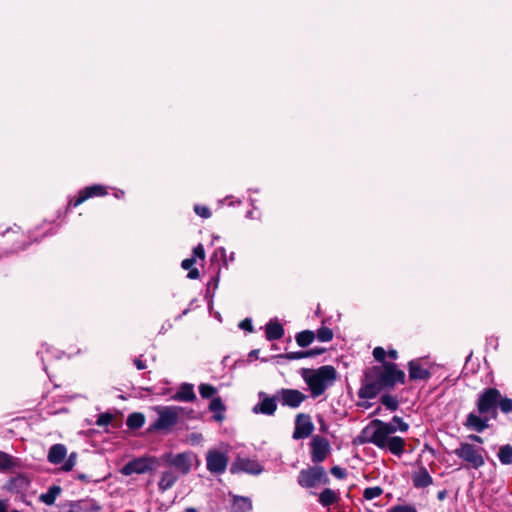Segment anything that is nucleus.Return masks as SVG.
<instances>
[{
  "label": "nucleus",
  "instance_id": "obj_26",
  "mask_svg": "<svg viewBox=\"0 0 512 512\" xmlns=\"http://www.w3.org/2000/svg\"><path fill=\"white\" fill-rule=\"evenodd\" d=\"M209 409L214 413V419L218 422L224 419V410L225 407L220 398H214L210 405Z\"/></svg>",
  "mask_w": 512,
  "mask_h": 512
},
{
  "label": "nucleus",
  "instance_id": "obj_43",
  "mask_svg": "<svg viewBox=\"0 0 512 512\" xmlns=\"http://www.w3.org/2000/svg\"><path fill=\"white\" fill-rule=\"evenodd\" d=\"M331 473H332V475H334L336 478H339V479L344 478L346 475L345 470L338 466L333 467L331 469Z\"/></svg>",
  "mask_w": 512,
  "mask_h": 512
},
{
  "label": "nucleus",
  "instance_id": "obj_12",
  "mask_svg": "<svg viewBox=\"0 0 512 512\" xmlns=\"http://www.w3.org/2000/svg\"><path fill=\"white\" fill-rule=\"evenodd\" d=\"M279 400L283 406L297 408L306 399V396L295 389H282L278 393Z\"/></svg>",
  "mask_w": 512,
  "mask_h": 512
},
{
  "label": "nucleus",
  "instance_id": "obj_40",
  "mask_svg": "<svg viewBox=\"0 0 512 512\" xmlns=\"http://www.w3.org/2000/svg\"><path fill=\"white\" fill-rule=\"evenodd\" d=\"M194 211L197 215L205 219L211 216V211L205 206L195 205Z\"/></svg>",
  "mask_w": 512,
  "mask_h": 512
},
{
  "label": "nucleus",
  "instance_id": "obj_58",
  "mask_svg": "<svg viewBox=\"0 0 512 512\" xmlns=\"http://www.w3.org/2000/svg\"><path fill=\"white\" fill-rule=\"evenodd\" d=\"M21 247H15L12 249V251H17L18 249H20Z\"/></svg>",
  "mask_w": 512,
  "mask_h": 512
},
{
  "label": "nucleus",
  "instance_id": "obj_34",
  "mask_svg": "<svg viewBox=\"0 0 512 512\" xmlns=\"http://www.w3.org/2000/svg\"><path fill=\"white\" fill-rule=\"evenodd\" d=\"M199 392L203 398H209V397H212L216 393V389H215V387H213L211 385L201 384L199 386Z\"/></svg>",
  "mask_w": 512,
  "mask_h": 512
},
{
  "label": "nucleus",
  "instance_id": "obj_23",
  "mask_svg": "<svg viewBox=\"0 0 512 512\" xmlns=\"http://www.w3.org/2000/svg\"><path fill=\"white\" fill-rule=\"evenodd\" d=\"M339 500V493L330 489H324L319 495V502L323 506H330Z\"/></svg>",
  "mask_w": 512,
  "mask_h": 512
},
{
  "label": "nucleus",
  "instance_id": "obj_1",
  "mask_svg": "<svg viewBox=\"0 0 512 512\" xmlns=\"http://www.w3.org/2000/svg\"><path fill=\"white\" fill-rule=\"evenodd\" d=\"M379 364L372 366L365 374L359 396L373 399L381 392H391L406 381L405 372L392 362L384 361L386 354H374Z\"/></svg>",
  "mask_w": 512,
  "mask_h": 512
},
{
  "label": "nucleus",
  "instance_id": "obj_10",
  "mask_svg": "<svg viewBox=\"0 0 512 512\" xmlns=\"http://www.w3.org/2000/svg\"><path fill=\"white\" fill-rule=\"evenodd\" d=\"M207 469L211 473L221 474L223 473L228 464V458L226 454L217 450H210L206 456Z\"/></svg>",
  "mask_w": 512,
  "mask_h": 512
},
{
  "label": "nucleus",
  "instance_id": "obj_2",
  "mask_svg": "<svg viewBox=\"0 0 512 512\" xmlns=\"http://www.w3.org/2000/svg\"><path fill=\"white\" fill-rule=\"evenodd\" d=\"M397 428L392 423L379 419L371 421L362 431L363 441L372 443L380 449H387L396 456H401L405 449V441L393 434Z\"/></svg>",
  "mask_w": 512,
  "mask_h": 512
},
{
  "label": "nucleus",
  "instance_id": "obj_13",
  "mask_svg": "<svg viewBox=\"0 0 512 512\" xmlns=\"http://www.w3.org/2000/svg\"><path fill=\"white\" fill-rule=\"evenodd\" d=\"M312 461L315 463L322 462L329 453V442L322 437H314L311 442Z\"/></svg>",
  "mask_w": 512,
  "mask_h": 512
},
{
  "label": "nucleus",
  "instance_id": "obj_48",
  "mask_svg": "<svg viewBox=\"0 0 512 512\" xmlns=\"http://www.w3.org/2000/svg\"><path fill=\"white\" fill-rule=\"evenodd\" d=\"M134 363L139 370H142L146 367L140 359H135Z\"/></svg>",
  "mask_w": 512,
  "mask_h": 512
},
{
  "label": "nucleus",
  "instance_id": "obj_36",
  "mask_svg": "<svg viewBox=\"0 0 512 512\" xmlns=\"http://www.w3.org/2000/svg\"><path fill=\"white\" fill-rule=\"evenodd\" d=\"M13 465L12 458L4 453L0 452V470L8 469Z\"/></svg>",
  "mask_w": 512,
  "mask_h": 512
},
{
  "label": "nucleus",
  "instance_id": "obj_39",
  "mask_svg": "<svg viewBox=\"0 0 512 512\" xmlns=\"http://www.w3.org/2000/svg\"><path fill=\"white\" fill-rule=\"evenodd\" d=\"M77 455L76 453H71L68 457V459L65 461L64 465L62 466V469L64 471H70L76 464Z\"/></svg>",
  "mask_w": 512,
  "mask_h": 512
},
{
  "label": "nucleus",
  "instance_id": "obj_18",
  "mask_svg": "<svg viewBox=\"0 0 512 512\" xmlns=\"http://www.w3.org/2000/svg\"><path fill=\"white\" fill-rule=\"evenodd\" d=\"M196 395L194 392V387L192 384L183 383L177 393L173 396L174 400L183 401V402H192L195 400Z\"/></svg>",
  "mask_w": 512,
  "mask_h": 512
},
{
  "label": "nucleus",
  "instance_id": "obj_50",
  "mask_svg": "<svg viewBox=\"0 0 512 512\" xmlns=\"http://www.w3.org/2000/svg\"><path fill=\"white\" fill-rule=\"evenodd\" d=\"M0 512H6V504L0 501Z\"/></svg>",
  "mask_w": 512,
  "mask_h": 512
},
{
  "label": "nucleus",
  "instance_id": "obj_46",
  "mask_svg": "<svg viewBox=\"0 0 512 512\" xmlns=\"http://www.w3.org/2000/svg\"><path fill=\"white\" fill-rule=\"evenodd\" d=\"M288 356V358L290 359H298V358H302V357H305V356H309L310 354H302V353H299V354H286Z\"/></svg>",
  "mask_w": 512,
  "mask_h": 512
},
{
  "label": "nucleus",
  "instance_id": "obj_55",
  "mask_svg": "<svg viewBox=\"0 0 512 512\" xmlns=\"http://www.w3.org/2000/svg\"><path fill=\"white\" fill-rule=\"evenodd\" d=\"M186 512H197L196 509L194 508H187L186 509Z\"/></svg>",
  "mask_w": 512,
  "mask_h": 512
},
{
  "label": "nucleus",
  "instance_id": "obj_17",
  "mask_svg": "<svg viewBox=\"0 0 512 512\" xmlns=\"http://www.w3.org/2000/svg\"><path fill=\"white\" fill-rule=\"evenodd\" d=\"M412 481L416 488H425L433 483V479L425 467H420L413 473Z\"/></svg>",
  "mask_w": 512,
  "mask_h": 512
},
{
  "label": "nucleus",
  "instance_id": "obj_38",
  "mask_svg": "<svg viewBox=\"0 0 512 512\" xmlns=\"http://www.w3.org/2000/svg\"><path fill=\"white\" fill-rule=\"evenodd\" d=\"M391 423L394 424L397 430L401 432H406L409 428L408 424L398 416H394Z\"/></svg>",
  "mask_w": 512,
  "mask_h": 512
},
{
  "label": "nucleus",
  "instance_id": "obj_42",
  "mask_svg": "<svg viewBox=\"0 0 512 512\" xmlns=\"http://www.w3.org/2000/svg\"><path fill=\"white\" fill-rule=\"evenodd\" d=\"M85 201H86V197H84L83 194L81 193V191H79V195L74 201L69 200L68 208L71 206L77 207V206L81 205L82 203H84Z\"/></svg>",
  "mask_w": 512,
  "mask_h": 512
},
{
  "label": "nucleus",
  "instance_id": "obj_15",
  "mask_svg": "<svg viewBox=\"0 0 512 512\" xmlns=\"http://www.w3.org/2000/svg\"><path fill=\"white\" fill-rule=\"evenodd\" d=\"M409 378L411 380H427L431 374L427 367H425L420 361L413 360L408 364Z\"/></svg>",
  "mask_w": 512,
  "mask_h": 512
},
{
  "label": "nucleus",
  "instance_id": "obj_56",
  "mask_svg": "<svg viewBox=\"0 0 512 512\" xmlns=\"http://www.w3.org/2000/svg\"><path fill=\"white\" fill-rule=\"evenodd\" d=\"M79 479L86 480V476L85 475H79Z\"/></svg>",
  "mask_w": 512,
  "mask_h": 512
},
{
  "label": "nucleus",
  "instance_id": "obj_8",
  "mask_svg": "<svg viewBox=\"0 0 512 512\" xmlns=\"http://www.w3.org/2000/svg\"><path fill=\"white\" fill-rule=\"evenodd\" d=\"M157 466V461L152 458H139L128 462L122 469L121 473L128 476L134 473L141 474L154 469Z\"/></svg>",
  "mask_w": 512,
  "mask_h": 512
},
{
  "label": "nucleus",
  "instance_id": "obj_4",
  "mask_svg": "<svg viewBox=\"0 0 512 512\" xmlns=\"http://www.w3.org/2000/svg\"><path fill=\"white\" fill-rule=\"evenodd\" d=\"M336 377L335 369L331 366H323L317 371H313L304 376L314 397L320 396L333 384Z\"/></svg>",
  "mask_w": 512,
  "mask_h": 512
},
{
  "label": "nucleus",
  "instance_id": "obj_16",
  "mask_svg": "<svg viewBox=\"0 0 512 512\" xmlns=\"http://www.w3.org/2000/svg\"><path fill=\"white\" fill-rule=\"evenodd\" d=\"M232 472L243 471L250 474H259L262 472V467L259 463L249 459H239L232 467Z\"/></svg>",
  "mask_w": 512,
  "mask_h": 512
},
{
  "label": "nucleus",
  "instance_id": "obj_32",
  "mask_svg": "<svg viewBox=\"0 0 512 512\" xmlns=\"http://www.w3.org/2000/svg\"><path fill=\"white\" fill-rule=\"evenodd\" d=\"M383 493V489L379 486L368 487L363 492V497L366 500H373L379 497Z\"/></svg>",
  "mask_w": 512,
  "mask_h": 512
},
{
  "label": "nucleus",
  "instance_id": "obj_20",
  "mask_svg": "<svg viewBox=\"0 0 512 512\" xmlns=\"http://www.w3.org/2000/svg\"><path fill=\"white\" fill-rule=\"evenodd\" d=\"M67 449L63 444H54L48 452V460L52 464L61 463L66 457Z\"/></svg>",
  "mask_w": 512,
  "mask_h": 512
},
{
  "label": "nucleus",
  "instance_id": "obj_51",
  "mask_svg": "<svg viewBox=\"0 0 512 512\" xmlns=\"http://www.w3.org/2000/svg\"><path fill=\"white\" fill-rule=\"evenodd\" d=\"M308 352H315V353L325 352V349L324 348H315V349L309 350Z\"/></svg>",
  "mask_w": 512,
  "mask_h": 512
},
{
  "label": "nucleus",
  "instance_id": "obj_22",
  "mask_svg": "<svg viewBox=\"0 0 512 512\" xmlns=\"http://www.w3.org/2000/svg\"><path fill=\"white\" fill-rule=\"evenodd\" d=\"M80 191L83 194V196L86 197V200L96 196L107 195V188L100 184L87 186Z\"/></svg>",
  "mask_w": 512,
  "mask_h": 512
},
{
  "label": "nucleus",
  "instance_id": "obj_27",
  "mask_svg": "<svg viewBox=\"0 0 512 512\" xmlns=\"http://www.w3.org/2000/svg\"><path fill=\"white\" fill-rule=\"evenodd\" d=\"M314 338L315 334L313 331L305 330L297 334L296 341L300 347L305 348L312 343Z\"/></svg>",
  "mask_w": 512,
  "mask_h": 512
},
{
  "label": "nucleus",
  "instance_id": "obj_28",
  "mask_svg": "<svg viewBox=\"0 0 512 512\" xmlns=\"http://www.w3.org/2000/svg\"><path fill=\"white\" fill-rule=\"evenodd\" d=\"M195 264V258H187L182 261V268L189 270L187 277L190 279H197L199 277V271L197 268H192Z\"/></svg>",
  "mask_w": 512,
  "mask_h": 512
},
{
  "label": "nucleus",
  "instance_id": "obj_47",
  "mask_svg": "<svg viewBox=\"0 0 512 512\" xmlns=\"http://www.w3.org/2000/svg\"><path fill=\"white\" fill-rule=\"evenodd\" d=\"M468 438L471 441L478 442V443H483L482 438L480 436H478V435H469Z\"/></svg>",
  "mask_w": 512,
  "mask_h": 512
},
{
  "label": "nucleus",
  "instance_id": "obj_19",
  "mask_svg": "<svg viewBox=\"0 0 512 512\" xmlns=\"http://www.w3.org/2000/svg\"><path fill=\"white\" fill-rule=\"evenodd\" d=\"M488 418H481L480 416L470 413L467 416L465 426L469 429L475 430L477 432H482L486 428H488Z\"/></svg>",
  "mask_w": 512,
  "mask_h": 512
},
{
  "label": "nucleus",
  "instance_id": "obj_9",
  "mask_svg": "<svg viewBox=\"0 0 512 512\" xmlns=\"http://www.w3.org/2000/svg\"><path fill=\"white\" fill-rule=\"evenodd\" d=\"M188 412L186 408L180 406L162 407V430L177 424Z\"/></svg>",
  "mask_w": 512,
  "mask_h": 512
},
{
  "label": "nucleus",
  "instance_id": "obj_5",
  "mask_svg": "<svg viewBox=\"0 0 512 512\" xmlns=\"http://www.w3.org/2000/svg\"><path fill=\"white\" fill-rule=\"evenodd\" d=\"M485 450L481 447H475L469 443H461L454 450V454L465 461L469 467L478 469L485 464Z\"/></svg>",
  "mask_w": 512,
  "mask_h": 512
},
{
  "label": "nucleus",
  "instance_id": "obj_49",
  "mask_svg": "<svg viewBox=\"0 0 512 512\" xmlns=\"http://www.w3.org/2000/svg\"><path fill=\"white\" fill-rule=\"evenodd\" d=\"M114 195L116 198L120 199L124 197L125 192L123 190H117Z\"/></svg>",
  "mask_w": 512,
  "mask_h": 512
},
{
  "label": "nucleus",
  "instance_id": "obj_31",
  "mask_svg": "<svg viewBox=\"0 0 512 512\" xmlns=\"http://www.w3.org/2000/svg\"><path fill=\"white\" fill-rule=\"evenodd\" d=\"M381 403L390 411L397 410L399 403L395 396H392L390 394H384L381 397Z\"/></svg>",
  "mask_w": 512,
  "mask_h": 512
},
{
  "label": "nucleus",
  "instance_id": "obj_35",
  "mask_svg": "<svg viewBox=\"0 0 512 512\" xmlns=\"http://www.w3.org/2000/svg\"><path fill=\"white\" fill-rule=\"evenodd\" d=\"M499 408L503 413L512 412V399L500 395Z\"/></svg>",
  "mask_w": 512,
  "mask_h": 512
},
{
  "label": "nucleus",
  "instance_id": "obj_11",
  "mask_svg": "<svg viewBox=\"0 0 512 512\" xmlns=\"http://www.w3.org/2000/svg\"><path fill=\"white\" fill-rule=\"evenodd\" d=\"M314 430V425L309 415L298 414L295 420L293 438L296 440L309 437Z\"/></svg>",
  "mask_w": 512,
  "mask_h": 512
},
{
  "label": "nucleus",
  "instance_id": "obj_52",
  "mask_svg": "<svg viewBox=\"0 0 512 512\" xmlns=\"http://www.w3.org/2000/svg\"><path fill=\"white\" fill-rule=\"evenodd\" d=\"M372 352H386V351L383 347L378 346V347H375Z\"/></svg>",
  "mask_w": 512,
  "mask_h": 512
},
{
  "label": "nucleus",
  "instance_id": "obj_41",
  "mask_svg": "<svg viewBox=\"0 0 512 512\" xmlns=\"http://www.w3.org/2000/svg\"><path fill=\"white\" fill-rule=\"evenodd\" d=\"M112 420V415L110 414H101L99 415L98 419H97V425L98 426H105V425H108Z\"/></svg>",
  "mask_w": 512,
  "mask_h": 512
},
{
  "label": "nucleus",
  "instance_id": "obj_44",
  "mask_svg": "<svg viewBox=\"0 0 512 512\" xmlns=\"http://www.w3.org/2000/svg\"><path fill=\"white\" fill-rule=\"evenodd\" d=\"M193 253L196 257H199L201 259H204L205 258V252H204V248L201 244H199L198 246H196L193 250Z\"/></svg>",
  "mask_w": 512,
  "mask_h": 512
},
{
  "label": "nucleus",
  "instance_id": "obj_3",
  "mask_svg": "<svg viewBox=\"0 0 512 512\" xmlns=\"http://www.w3.org/2000/svg\"><path fill=\"white\" fill-rule=\"evenodd\" d=\"M170 467L171 471L162 474V489H166L174 484L180 474H187L192 466V454L179 453L169 454L162 457V465Z\"/></svg>",
  "mask_w": 512,
  "mask_h": 512
},
{
  "label": "nucleus",
  "instance_id": "obj_6",
  "mask_svg": "<svg viewBox=\"0 0 512 512\" xmlns=\"http://www.w3.org/2000/svg\"><path fill=\"white\" fill-rule=\"evenodd\" d=\"M298 484L305 488H313L320 484H327L329 478L323 467L313 466L308 469H303L298 475Z\"/></svg>",
  "mask_w": 512,
  "mask_h": 512
},
{
  "label": "nucleus",
  "instance_id": "obj_45",
  "mask_svg": "<svg viewBox=\"0 0 512 512\" xmlns=\"http://www.w3.org/2000/svg\"><path fill=\"white\" fill-rule=\"evenodd\" d=\"M239 327L241 329H244V330H247V331H252L253 327H252V323L249 319H245L243 321L240 322L239 324Z\"/></svg>",
  "mask_w": 512,
  "mask_h": 512
},
{
  "label": "nucleus",
  "instance_id": "obj_25",
  "mask_svg": "<svg viewBox=\"0 0 512 512\" xmlns=\"http://www.w3.org/2000/svg\"><path fill=\"white\" fill-rule=\"evenodd\" d=\"M283 333L284 329L279 323L269 322L266 325V335L269 340L279 339Z\"/></svg>",
  "mask_w": 512,
  "mask_h": 512
},
{
  "label": "nucleus",
  "instance_id": "obj_24",
  "mask_svg": "<svg viewBox=\"0 0 512 512\" xmlns=\"http://www.w3.org/2000/svg\"><path fill=\"white\" fill-rule=\"evenodd\" d=\"M60 493L61 488L59 486L53 485L48 489L46 493L40 495V500L46 505H53Z\"/></svg>",
  "mask_w": 512,
  "mask_h": 512
},
{
  "label": "nucleus",
  "instance_id": "obj_7",
  "mask_svg": "<svg viewBox=\"0 0 512 512\" xmlns=\"http://www.w3.org/2000/svg\"><path fill=\"white\" fill-rule=\"evenodd\" d=\"M500 391L496 388L485 389L478 398L477 408L480 414L490 413L492 418L497 417L496 405L499 404Z\"/></svg>",
  "mask_w": 512,
  "mask_h": 512
},
{
  "label": "nucleus",
  "instance_id": "obj_14",
  "mask_svg": "<svg viewBox=\"0 0 512 512\" xmlns=\"http://www.w3.org/2000/svg\"><path fill=\"white\" fill-rule=\"evenodd\" d=\"M261 401L255 405L252 411L255 414L273 415L276 411L277 404L274 398L264 396L263 393L259 394Z\"/></svg>",
  "mask_w": 512,
  "mask_h": 512
},
{
  "label": "nucleus",
  "instance_id": "obj_54",
  "mask_svg": "<svg viewBox=\"0 0 512 512\" xmlns=\"http://www.w3.org/2000/svg\"><path fill=\"white\" fill-rule=\"evenodd\" d=\"M444 496H445V493H444V492H440V493L438 494V498H439L440 500H442V499L444 498Z\"/></svg>",
  "mask_w": 512,
  "mask_h": 512
},
{
  "label": "nucleus",
  "instance_id": "obj_53",
  "mask_svg": "<svg viewBox=\"0 0 512 512\" xmlns=\"http://www.w3.org/2000/svg\"><path fill=\"white\" fill-rule=\"evenodd\" d=\"M153 427H154V428H160V418H158V419L154 422Z\"/></svg>",
  "mask_w": 512,
  "mask_h": 512
},
{
  "label": "nucleus",
  "instance_id": "obj_33",
  "mask_svg": "<svg viewBox=\"0 0 512 512\" xmlns=\"http://www.w3.org/2000/svg\"><path fill=\"white\" fill-rule=\"evenodd\" d=\"M332 337L333 332L328 327H322L317 331V338L322 342L330 341Z\"/></svg>",
  "mask_w": 512,
  "mask_h": 512
},
{
  "label": "nucleus",
  "instance_id": "obj_57",
  "mask_svg": "<svg viewBox=\"0 0 512 512\" xmlns=\"http://www.w3.org/2000/svg\"><path fill=\"white\" fill-rule=\"evenodd\" d=\"M392 356L393 359H396V356L397 354L396 353H393V354H390Z\"/></svg>",
  "mask_w": 512,
  "mask_h": 512
},
{
  "label": "nucleus",
  "instance_id": "obj_21",
  "mask_svg": "<svg viewBox=\"0 0 512 512\" xmlns=\"http://www.w3.org/2000/svg\"><path fill=\"white\" fill-rule=\"evenodd\" d=\"M252 510V501L248 497L233 496L232 512H250Z\"/></svg>",
  "mask_w": 512,
  "mask_h": 512
},
{
  "label": "nucleus",
  "instance_id": "obj_29",
  "mask_svg": "<svg viewBox=\"0 0 512 512\" xmlns=\"http://www.w3.org/2000/svg\"><path fill=\"white\" fill-rule=\"evenodd\" d=\"M500 462L504 465L512 463V447L510 445H504L500 448L498 453Z\"/></svg>",
  "mask_w": 512,
  "mask_h": 512
},
{
  "label": "nucleus",
  "instance_id": "obj_30",
  "mask_svg": "<svg viewBox=\"0 0 512 512\" xmlns=\"http://www.w3.org/2000/svg\"><path fill=\"white\" fill-rule=\"evenodd\" d=\"M144 424V416L141 413H133L127 419V426L132 429L140 428Z\"/></svg>",
  "mask_w": 512,
  "mask_h": 512
},
{
  "label": "nucleus",
  "instance_id": "obj_37",
  "mask_svg": "<svg viewBox=\"0 0 512 512\" xmlns=\"http://www.w3.org/2000/svg\"><path fill=\"white\" fill-rule=\"evenodd\" d=\"M387 512H417V510L411 505H395L389 508Z\"/></svg>",
  "mask_w": 512,
  "mask_h": 512
}]
</instances>
